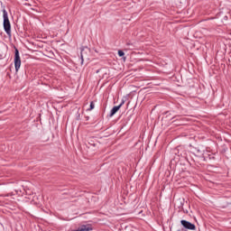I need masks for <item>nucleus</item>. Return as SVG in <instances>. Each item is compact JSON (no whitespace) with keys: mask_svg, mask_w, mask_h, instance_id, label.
Wrapping results in <instances>:
<instances>
[{"mask_svg":"<svg viewBox=\"0 0 231 231\" xmlns=\"http://www.w3.org/2000/svg\"><path fill=\"white\" fill-rule=\"evenodd\" d=\"M177 231H180V230H177Z\"/></svg>","mask_w":231,"mask_h":231,"instance_id":"nucleus-8","label":"nucleus"},{"mask_svg":"<svg viewBox=\"0 0 231 231\" xmlns=\"http://www.w3.org/2000/svg\"><path fill=\"white\" fill-rule=\"evenodd\" d=\"M118 55H119V57H124V55H125V53L124 52V51H118Z\"/></svg>","mask_w":231,"mask_h":231,"instance_id":"nucleus-7","label":"nucleus"},{"mask_svg":"<svg viewBox=\"0 0 231 231\" xmlns=\"http://www.w3.org/2000/svg\"><path fill=\"white\" fill-rule=\"evenodd\" d=\"M3 17L5 32L10 37L12 35V25L10 24V20L8 19V12H6L5 9L3 10Z\"/></svg>","mask_w":231,"mask_h":231,"instance_id":"nucleus-1","label":"nucleus"},{"mask_svg":"<svg viewBox=\"0 0 231 231\" xmlns=\"http://www.w3.org/2000/svg\"><path fill=\"white\" fill-rule=\"evenodd\" d=\"M122 106H124V101L117 106H114L111 111H110V116H115V115H116V113H118V111H120V107H122Z\"/></svg>","mask_w":231,"mask_h":231,"instance_id":"nucleus-4","label":"nucleus"},{"mask_svg":"<svg viewBox=\"0 0 231 231\" xmlns=\"http://www.w3.org/2000/svg\"><path fill=\"white\" fill-rule=\"evenodd\" d=\"M180 224L182 225V226H184V228H186V230H196V225L187 220H181Z\"/></svg>","mask_w":231,"mask_h":231,"instance_id":"nucleus-3","label":"nucleus"},{"mask_svg":"<svg viewBox=\"0 0 231 231\" xmlns=\"http://www.w3.org/2000/svg\"><path fill=\"white\" fill-rule=\"evenodd\" d=\"M92 109H95V103L93 102L90 103V108L88 109V111H92Z\"/></svg>","mask_w":231,"mask_h":231,"instance_id":"nucleus-6","label":"nucleus"},{"mask_svg":"<svg viewBox=\"0 0 231 231\" xmlns=\"http://www.w3.org/2000/svg\"><path fill=\"white\" fill-rule=\"evenodd\" d=\"M89 53V48L88 47H83L81 48V60H82V62H84V57Z\"/></svg>","mask_w":231,"mask_h":231,"instance_id":"nucleus-5","label":"nucleus"},{"mask_svg":"<svg viewBox=\"0 0 231 231\" xmlns=\"http://www.w3.org/2000/svg\"><path fill=\"white\" fill-rule=\"evenodd\" d=\"M14 68L16 71H19L21 68V56H19V50L15 49L14 52Z\"/></svg>","mask_w":231,"mask_h":231,"instance_id":"nucleus-2","label":"nucleus"}]
</instances>
